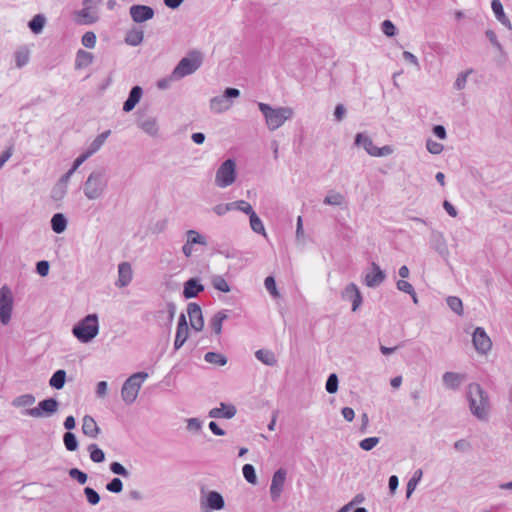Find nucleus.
<instances>
[{"mask_svg":"<svg viewBox=\"0 0 512 512\" xmlns=\"http://www.w3.org/2000/svg\"><path fill=\"white\" fill-rule=\"evenodd\" d=\"M202 291H204V285L198 278H190L184 283L183 296L185 299L195 298Z\"/></svg>","mask_w":512,"mask_h":512,"instance_id":"obj_21","label":"nucleus"},{"mask_svg":"<svg viewBox=\"0 0 512 512\" xmlns=\"http://www.w3.org/2000/svg\"><path fill=\"white\" fill-rule=\"evenodd\" d=\"M354 144L358 147L362 146L371 156H374V151L377 149V147L373 144L372 139L365 133H357L355 136Z\"/></svg>","mask_w":512,"mask_h":512,"instance_id":"obj_27","label":"nucleus"},{"mask_svg":"<svg viewBox=\"0 0 512 512\" xmlns=\"http://www.w3.org/2000/svg\"><path fill=\"white\" fill-rule=\"evenodd\" d=\"M67 218L62 213H55L51 218V228L57 233H63L67 228Z\"/></svg>","mask_w":512,"mask_h":512,"instance_id":"obj_29","label":"nucleus"},{"mask_svg":"<svg viewBox=\"0 0 512 512\" xmlns=\"http://www.w3.org/2000/svg\"><path fill=\"white\" fill-rule=\"evenodd\" d=\"M138 127L150 136L158 134V124L155 117L139 118L137 121Z\"/></svg>","mask_w":512,"mask_h":512,"instance_id":"obj_26","label":"nucleus"},{"mask_svg":"<svg viewBox=\"0 0 512 512\" xmlns=\"http://www.w3.org/2000/svg\"><path fill=\"white\" fill-rule=\"evenodd\" d=\"M73 335L81 343H89L99 333V321L97 314H88L72 328Z\"/></svg>","mask_w":512,"mask_h":512,"instance_id":"obj_3","label":"nucleus"},{"mask_svg":"<svg viewBox=\"0 0 512 512\" xmlns=\"http://www.w3.org/2000/svg\"><path fill=\"white\" fill-rule=\"evenodd\" d=\"M264 285L267 291L273 296L278 297L279 293L276 287V281L273 276H267L264 280Z\"/></svg>","mask_w":512,"mask_h":512,"instance_id":"obj_60","label":"nucleus"},{"mask_svg":"<svg viewBox=\"0 0 512 512\" xmlns=\"http://www.w3.org/2000/svg\"><path fill=\"white\" fill-rule=\"evenodd\" d=\"M430 247L435 250L445 261L449 257V249L443 233L433 230L429 239Z\"/></svg>","mask_w":512,"mask_h":512,"instance_id":"obj_14","label":"nucleus"},{"mask_svg":"<svg viewBox=\"0 0 512 512\" xmlns=\"http://www.w3.org/2000/svg\"><path fill=\"white\" fill-rule=\"evenodd\" d=\"M132 20L136 23L146 22L154 17V10L147 5H132L129 9Z\"/></svg>","mask_w":512,"mask_h":512,"instance_id":"obj_16","label":"nucleus"},{"mask_svg":"<svg viewBox=\"0 0 512 512\" xmlns=\"http://www.w3.org/2000/svg\"><path fill=\"white\" fill-rule=\"evenodd\" d=\"M13 296L8 286L0 288V322L7 325L11 320Z\"/></svg>","mask_w":512,"mask_h":512,"instance_id":"obj_11","label":"nucleus"},{"mask_svg":"<svg viewBox=\"0 0 512 512\" xmlns=\"http://www.w3.org/2000/svg\"><path fill=\"white\" fill-rule=\"evenodd\" d=\"M50 264L46 260H40L36 263V272L42 276L45 277L49 274Z\"/></svg>","mask_w":512,"mask_h":512,"instance_id":"obj_63","label":"nucleus"},{"mask_svg":"<svg viewBox=\"0 0 512 512\" xmlns=\"http://www.w3.org/2000/svg\"><path fill=\"white\" fill-rule=\"evenodd\" d=\"M491 8L492 11L496 17V19L505 26L508 30H512V24L509 20V18L506 16L504 12L503 5L500 0H492L491 1Z\"/></svg>","mask_w":512,"mask_h":512,"instance_id":"obj_25","label":"nucleus"},{"mask_svg":"<svg viewBox=\"0 0 512 512\" xmlns=\"http://www.w3.org/2000/svg\"><path fill=\"white\" fill-rule=\"evenodd\" d=\"M96 34L92 31H87L81 39V43L86 48H94L96 45Z\"/></svg>","mask_w":512,"mask_h":512,"instance_id":"obj_58","label":"nucleus"},{"mask_svg":"<svg viewBox=\"0 0 512 512\" xmlns=\"http://www.w3.org/2000/svg\"><path fill=\"white\" fill-rule=\"evenodd\" d=\"M142 95V87L138 85L133 86L129 92L128 98L123 103V111L126 113L131 112L135 108V106L140 102Z\"/></svg>","mask_w":512,"mask_h":512,"instance_id":"obj_23","label":"nucleus"},{"mask_svg":"<svg viewBox=\"0 0 512 512\" xmlns=\"http://www.w3.org/2000/svg\"><path fill=\"white\" fill-rule=\"evenodd\" d=\"M386 279V273L375 262L371 263V270L365 274L364 283L369 288L380 286Z\"/></svg>","mask_w":512,"mask_h":512,"instance_id":"obj_15","label":"nucleus"},{"mask_svg":"<svg viewBox=\"0 0 512 512\" xmlns=\"http://www.w3.org/2000/svg\"><path fill=\"white\" fill-rule=\"evenodd\" d=\"M107 187L104 170L93 171L84 183L83 192L89 200L102 197Z\"/></svg>","mask_w":512,"mask_h":512,"instance_id":"obj_5","label":"nucleus"},{"mask_svg":"<svg viewBox=\"0 0 512 512\" xmlns=\"http://www.w3.org/2000/svg\"><path fill=\"white\" fill-rule=\"evenodd\" d=\"M230 205H232V210H239L247 215H251L253 212H255L252 206L245 200L230 202Z\"/></svg>","mask_w":512,"mask_h":512,"instance_id":"obj_49","label":"nucleus"},{"mask_svg":"<svg viewBox=\"0 0 512 512\" xmlns=\"http://www.w3.org/2000/svg\"><path fill=\"white\" fill-rule=\"evenodd\" d=\"M46 17L43 14H36L29 22L28 27L34 34H40L45 26Z\"/></svg>","mask_w":512,"mask_h":512,"instance_id":"obj_33","label":"nucleus"},{"mask_svg":"<svg viewBox=\"0 0 512 512\" xmlns=\"http://www.w3.org/2000/svg\"><path fill=\"white\" fill-rule=\"evenodd\" d=\"M148 377L146 372H137L125 380L121 389V397L126 404H132L139 393L143 381Z\"/></svg>","mask_w":512,"mask_h":512,"instance_id":"obj_6","label":"nucleus"},{"mask_svg":"<svg viewBox=\"0 0 512 512\" xmlns=\"http://www.w3.org/2000/svg\"><path fill=\"white\" fill-rule=\"evenodd\" d=\"M30 58V51L27 47H21L15 52V65L17 68H22L28 64Z\"/></svg>","mask_w":512,"mask_h":512,"instance_id":"obj_36","label":"nucleus"},{"mask_svg":"<svg viewBox=\"0 0 512 512\" xmlns=\"http://www.w3.org/2000/svg\"><path fill=\"white\" fill-rule=\"evenodd\" d=\"M144 33L142 30H131L126 34L125 42L130 46H138L142 43Z\"/></svg>","mask_w":512,"mask_h":512,"instance_id":"obj_38","label":"nucleus"},{"mask_svg":"<svg viewBox=\"0 0 512 512\" xmlns=\"http://www.w3.org/2000/svg\"><path fill=\"white\" fill-rule=\"evenodd\" d=\"M250 219V226L251 229L258 234L266 235L265 227L263 225L262 220L259 218V216L253 212L251 215H249Z\"/></svg>","mask_w":512,"mask_h":512,"instance_id":"obj_45","label":"nucleus"},{"mask_svg":"<svg viewBox=\"0 0 512 512\" xmlns=\"http://www.w3.org/2000/svg\"><path fill=\"white\" fill-rule=\"evenodd\" d=\"M286 476L287 470L284 468H279L274 472L270 485V497L273 502H277L279 500L284 489Z\"/></svg>","mask_w":512,"mask_h":512,"instance_id":"obj_12","label":"nucleus"},{"mask_svg":"<svg viewBox=\"0 0 512 512\" xmlns=\"http://www.w3.org/2000/svg\"><path fill=\"white\" fill-rule=\"evenodd\" d=\"M442 380L447 388L456 390L461 384L462 376L455 372H445L443 374Z\"/></svg>","mask_w":512,"mask_h":512,"instance_id":"obj_30","label":"nucleus"},{"mask_svg":"<svg viewBox=\"0 0 512 512\" xmlns=\"http://www.w3.org/2000/svg\"><path fill=\"white\" fill-rule=\"evenodd\" d=\"M189 336V329H176V335L174 340V350H179Z\"/></svg>","mask_w":512,"mask_h":512,"instance_id":"obj_48","label":"nucleus"},{"mask_svg":"<svg viewBox=\"0 0 512 512\" xmlns=\"http://www.w3.org/2000/svg\"><path fill=\"white\" fill-rule=\"evenodd\" d=\"M65 382H66V371L63 369H59L53 373L52 377L49 380V385L52 388L60 390L64 387Z\"/></svg>","mask_w":512,"mask_h":512,"instance_id":"obj_34","label":"nucleus"},{"mask_svg":"<svg viewBox=\"0 0 512 512\" xmlns=\"http://www.w3.org/2000/svg\"><path fill=\"white\" fill-rule=\"evenodd\" d=\"M228 318L227 314L224 311L217 312L210 320V326L212 331L216 335H220L222 332V324Z\"/></svg>","mask_w":512,"mask_h":512,"instance_id":"obj_32","label":"nucleus"},{"mask_svg":"<svg viewBox=\"0 0 512 512\" xmlns=\"http://www.w3.org/2000/svg\"><path fill=\"white\" fill-rule=\"evenodd\" d=\"M240 96V90L228 87L220 96H215L210 100V109L216 113H222L231 107V99Z\"/></svg>","mask_w":512,"mask_h":512,"instance_id":"obj_9","label":"nucleus"},{"mask_svg":"<svg viewBox=\"0 0 512 512\" xmlns=\"http://www.w3.org/2000/svg\"><path fill=\"white\" fill-rule=\"evenodd\" d=\"M396 286H397L398 290L411 295L413 302L415 304L418 303L417 294H416L413 286L408 281H405L404 279L398 280L396 283Z\"/></svg>","mask_w":512,"mask_h":512,"instance_id":"obj_44","label":"nucleus"},{"mask_svg":"<svg viewBox=\"0 0 512 512\" xmlns=\"http://www.w3.org/2000/svg\"><path fill=\"white\" fill-rule=\"evenodd\" d=\"M109 468L113 474H116V475H119V476H122L125 478L130 476L129 471L120 462H117V461L112 462L110 464Z\"/></svg>","mask_w":512,"mask_h":512,"instance_id":"obj_56","label":"nucleus"},{"mask_svg":"<svg viewBox=\"0 0 512 512\" xmlns=\"http://www.w3.org/2000/svg\"><path fill=\"white\" fill-rule=\"evenodd\" d=\"M202 428V423L198 418H190L187 420V429L193 432H199Z\"/></svg>","mask_w":512,"mask_h":512,"instance_id":"obj_64","label":"nucleus"},{"mask_svg":"<svg viewBox=\"0 0 512 512\" xmlns=\"http://www.w3.org/2000/svg\"><path fill=\"white\" fill-rule=\"evenodd\" d=\"M448 307L457 315L461 316L463 314V304L459 297L449 296L446 299Z\"/></svg>","mask_w":512,"mask_h":512,"instance_id":"obj_46","label":"nucleus"},{"mask_svg":"<svg viewBox=\"0 0 512 512\" xmlns=\"http://www.w3.org/2000/svg\"><path fill=\"white\" fill-rule=\"evenodd\" d=\"M242 473H243L245 480L248 483L253 484V485H255L257 483L256 471L252 464H245L242 468Z\"/></svg>","mask_w":512,"mask_h":512,"instance_id":"obj_47","label":"nucleus"},{"mask_svg":"<svg viewBox=\"0 0 512 512\" xmlns=\"http://www.w3.org/2000/svg\"><path fill=\"white\" fill-rule=\"evenodd\" d=\"M381 27H382V32L388 37H392L396 34V30H397L396 26L390 20H384L382 22Z\"/></svg>","mask_w":512,"mask_h":512,"instance_id":"obj_62","label":"nucleus"},{"mask_svg":"<svg viewBox=\"0 0 512 512\" xmlns=\"http://www.w3.org/2000/svg\"><path fill=\"white\" fill-rule=\"evenodd\" d=\"M133 278V271L129 262H121L118 265V279L115 285L119 288L128 286Z\"/></svg>","mask_w":512,"mask_h":512,"instance_id":"obj_19","label":"nucleus"},{"mask_svg":"<svg viewBox=\"0 0 512 512\" xmlns=\"http://www.w3.org/2000/svg\"><path fill=\"white\" fill-rule=\"evenodd\" d=\"M200 505L210 510H222L225 507V500L221 493L214 490L207 491L205 487L200 489Z\"/></svg>","mask_w":512,"mask_h":512,"instance_id":"obj_10","label":"nucleus"},{"mask_svg":"<svg viewBox=\"0 0 512 512\" xmlns=\"http://www.w3.org/2000/svg\"><path fill=\"white\" fill-rule=\"evenodd\" d=\"M423 476L422 469H417L407 483L406 497L410 498Z\"/></svg>","mask_w":512,"mask_h":512,"instance_id":"obj_39","label":"nucleus"},{"mask_svg":"<svg viewBox=\"0 0 512 512\" xmlns=\"http://www.w3.org/2000/svg\"><path fill=\"white\" fill-rule=\"evenodd\" d=\"M63 443H64L65 448L70 452L76 451L79 447V442L77 440V437L71 431H67L64 433Z\"/></svg>","mask_w":512,"mask_h":512,"instance_id":"obj_40","label":"nucleus"},{"mask_svg":"<svg viewBox=\"0 0 512 512\" xmlns=\"http://www.w3.org/2000/svg\"><path fill=\"white\" fill-rule=\"evenodd\" d=\"M187 313L190 318L191 327L195 331H201L204 327V318L201 307L197 303L191 302L187 305Z\"/></svg>","mask_w":512,"mask_h":512,"instance_id":"obj_18","label":"nucleus"},{"mask_svg":"<svg viewBox=\"0 0 512 512\" xmlns=\"http://www.w3.org/2000/svg\"><path fill=\"white\" fill-rule=\"evenodd\" d=\"M94 56L92 53L85 50H78L75 59V69H83L92 64Z\"/></svg>","mask_w":512,"mask_h":512,"instance_id":"obj_28","label":"nucleus"},{"mask_svg":"<svg viewBox=\"0 0 512 512\" xmlns=\"http://www.w3.org/2000/svg\"><path fill=\"white\" fill-rule=\"evenodd\" d=\"M186 237H187V241H189V244H192V245L198 244V245L206 246L208 244L206 237L201 235L198 231L193 230V229L188 230L186 232Z\"/></svg>","mask_w":512,"mask_h":512,"instance_id":"obj_42","label":"nucleus"},{"mask_svg":"<svg viewBox=\"0 0 512 512\" xmlns=\"http://www.w3.org/2000/svg\"><path fill=\"white\" fill-rule=\"evenodd\" d=\"M472 342L475 350L480 354H487L492 347V342L484 328L477 327L472 334Z\"/></svg>","mask_w":512,"mask_h":512,"instance_id":"obj_13","label":"nucleus"},{"mask_svg":"<svg viewBox=\"0 0 512 512\" xmlns=\"http://www.w3.org/2000/svg\"><path fill=\"white\" fill-rule=\"evenodd\" d=\"M343 201L344 197L340 193H330L323 200L324 204L333 206H340Z\"/></svg>","mask_w":512,"mask_h":512,"instance_id":"obj_55","label":"nucleus"},{"mask_svg":"<svg viewBox=\"0 0 512 512\" xmlns=\"http://www.w3.org/2000/svg\"><path fill=\"white\" fill-rule=\"evenodd\" d=\"M236 176L235 161L226 159L216 171L215 184L220 188H226L235 182Z\"/></svg>","mask_w":512,"mask_h":512,"instance_id":"obj_7","label":"nucleus"},{"mask_svg":"<svg viewBox=\"0 0 512 512\" xmlns=\"http://www.w3.org/2000/svg\"><path fill=\"white\" fill-rule=\"evenodd\" d=\"M204 359L206 362L217 365L224 366L227 364V357L219 352H207L204 355Z\"/></svg>","mask_w":512,"mask_h":512,"instance_id":"obj_37","label":"nucleus"},{"mask_svg":"<svg viewBox=\"0 0 512 512\" xmlns=\"http://www.w3.org/2000/svg\"><path fill=\"white\" fill-rule=\"evenodd\" d=\"M426 148L431 154H440L443 151V145L439 142H436L432 139H428L426 141Z\"/></svg>","mask_w":512,"mask_h":512,"instance_id":"obj_61","label":"nucleus"},{"mask_svg":"<svg viewBox=\"0 0 512 512\" xmlns=\"http://www.w3.org/2000/svg\"><path fill=\"white\" fill-rule=\"evenodd\" d=\"M90 459L95 463H102L105 460V453L104 451L99 448V446L95 443H92L87 448Z\"/></svg>","mask_w":512,"mask_h":512,"instance_id":"obj_41","label":"nucleus"},{"mask_svg":"<svg viewBox=\"0 0 512 512\" xmlns=\"http://www.w3.org/2000/svg\"><path fill=\"white\" fill-rule=\"evenodd\" d=\"M212 285L215 289L224 293H228L231 290L227 281L220 275H216L212 278Z\"/></svg>","mask_w":512,"mask_h":512,"instance_id":"obj_50","label":"nucleus"},{"mask_svg":"<svg viewBox=\"0 0 512 512\" xmlns=\"http://www.w3.org/2000/svg\"><path fill=\"white\" fill-rule=\"evenodd\" d=\"M111 131L110 130H106L104 132H102L101 134H99L93 141L92 143L90 144V146L88 147L87 151H88V154H91L93 155L94 153H96L101 147L102 145L104 144V142L106 141V139L108 138V136L110 135Z\"/></svg>","mask_w":512,"mask_h":512,"instance_id":"obj_35","label":"nucleus"},{"mask_svg":"<svg viewBox=\"0 0 512 512\" xmlns=\"http://www.w3.org/2000/svg\"><path fill=\"white\" fill-rule=\"evenodd\" d=\"M58 408L59 402L50 397L40 401L37 407L26 409L24 414L34 418L50 417L58 411Z\"/></svg>","mask_w":512,"mask_h":512,"instance_id":"obj_8","label":"nucleus"},{"mask_svg":"<svg viewBox=\"0 0 512 512\" xmlns=\"http://www.w3.org/2000/svg\"><path fill=\"white\" fill-rule=\"evenodd\" d=\"M68 474L73 480L77 481L81 485H84L88 480V475L78 468L69 469Z\"/></svg>","mask_w":512,"mask_h":512,"instance_id":"obj_51","label":"nucleus"},{"mask_svg":"<svg viewBox=\"0 0 512 512\" xmlns=\"http://www.w3.org/2000/svg\"><path fill=\"white\" fill-rule=\"evenodd\" d=\"M35 397L32 394H23L13 399L12 406L14 407H27L35 403Z\"/></svg>","mask_w":512,"mask_h":512,"instance_id":"obj_43","label":"nucleus"},{"mask_svg":"<svg viewBox=\"0 0 512 512\" xmlns=\"http://www.w3.org/2000/svg\"><path fill=\"white\" fill-rule=\"evenodd\" d=\"M175 314H176V305L173 302H168L166 304L165 309L159 310L157 312V319L162 326L170 329L172 326V323L174 321Z\"/></svg>","mask_w":512,"mask_h":512,"instance_id":"obj_20","label":"nucleus"},{"mask_svg":"<svg viewBox=\"0 0 512 512\" xmlns=\"http://www.w3.org/2000/svg\"><path fill=\"white\" fill-rule=\"evenodd\" d=\"M84 494H85V497L87 499V502L90 504V505H97L99 502H100V495L99 493L91 488V487H85L84 488Z\"/></svg>","mask_w":512,"mask_h":512,"instance_id":"obj_53","label":"nucleus"},{"mask_svg":"<svg viewBox=\"0 0 512 512\" xmlns=\"http://www.w3.org/2000/svg\"><path fill=\"white\" fill-rule=\"evenodd\" d=\"M203 62V54L198 50H193L188 55L182 58L176 67L173 69L170 78L172 80H179L185 76L193 74Z\"/></svg>","mask_w":512,"mask_h":512,"instance_id":"obj_4","label":"nucleus"},{"mask_svg":"<svg viewBox=\"0 0 512 512\" xmlns=\"http://www.w3.org/2000/svg\"><path fill=\"white\" fill-rule=\"evenodd\" d=\"M236 407L232 404L221 403L220 407L213 408L209 411L210 418L231 419L236 415Z\"/></svg>","mask_w":512,"mask_h":512,"instance_id":"obj_22","label":"nucleus"},{"mask_svg":"<svg viewBox=\"0 0 512 512\" xmlns=\"http://www.w3.org/2000/svg\"><path fill=\"white\" fill-rule=\"evenodd\" d=\"M339 379L335 373L328 376L325 389L329 394H334L338 391Z\"/></svg>","mask_w":512,"mask_h":512,"instance_id":"obj_52","label":"nucleus"},{"mask_svg":"<svg viewBox=\"0 0 512 512\" xmlns=\"http://www.w3.org/2000/svg\"><path fill=\"white\" fill-rule=\"evenodd\" d=\"M472 72H473V69H468L466 71L459 73L455 80L454 88L457 90L464 89L466 86V83H467V78Z\"/></svg>","mask_w":512,"mask_h":512,"instance_id":"obj_54","label":"nucleus"},{"mask_svg":"<svg viewBox=\"0 0 512 512\" xmlns=\"http://www.w3.org/2000/svg\"><path fill=\"white\" fill-rule=\"evenodd\" d=\"M255 357L267 366H275L277 359L275 354L267 349H259L255 352Z\"/></svg>","mask_w":512,"mask_h":512,"instance_id":"obj_31","label":"nucleus"},{"mask_svg":"<svg viewBox=\"0 0 512 512\" xmlns=\"http://www.w3.org/2000/svg\"><path fill=\"white\" fill-rule=\"evenodd\" d=\"M380 442L379 437H368L360 441L359 447L364 451L372 450Z\"/></svg>","mask_w":512,"mask_h":512,"instance_id":"obj_57","label":"nucleus"},{"mask_svg":"<svg viewBox=\"0 0 512 512\" xmlns=\"http://www.w3.org/2000/svg\"><path fill=\"white\" fill-rule=\"evenodd\" d=\"M466 398L469 410L479 421H488L491 403L488 393L478 383H470L467 386Z\"/></svg>","mask_w":512,"mask_h":512,"instance_id":"obj_1","label":"nucleus"},{"mask_svg":"<svg viewBox=\"0 0 512 512\" xmlns=\"http://www.w3.org/2000/svg\"><path fill=\"white\" fill-rule=\"evenodd\" d=\"M258 108L263 114L266 125L270 131L280 128L294 115L293 109L288 106L273 108L269 104L259 102Z\"/></svg>","mask_w":512,"mask_h":512,"instance_id":"obj_2","label":"nucleus"},{"mask_svg":"<svg viewBox=\"0 0 512 512\" xmlns=\"http://www.w3.org/2000/svg\"><path fill=\"white\" fill-rule=\"evenodd\" d=\"M106 489L111 493L118 494L123 490V482L120 478H113L106 484Z\"/></svg>","mask_w":512,"mask_h":512,"instance_id":"obj_59","label":"nucleus"},{"mask_svg":"<svg viewBox=\"0 0 512 512\" xmlns=\"http://www.w3.org/2000/svg\"><path fill=\"white\" fill-rule=\"evenodd\" d=\"M342 299L345 301H351L353 312L359 309L363 301L361 292L354 283H349L344 288L342 291Z\"/></svg>","mask_w":512,"mask_h":512,"instance_id":"obj_17","label":"nucleus"},{"mask_svg":"<svg viewBox=\"0 0 512 512\" xmlns=\"http://www.w3.org/2000/svg\"><path fill=\"white\" fill-rule=\"evenodd\" d=\"M82 432L84 435L90 438H97L100 433V428L98 427L94 418L90 415H85L82 419Z\"/></svg>","mask_w":512,"mask_h":512,"instance_id":"obj_24","label":"nucleus"}]
</instances>
